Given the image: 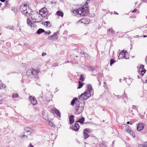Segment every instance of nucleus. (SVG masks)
<instances>
[{
    "instance_id": "nucleus-1",
    "label": "nucleus",
    "mask_w": 147,
    "mask_h": 147,
    "mask_svg": "<svg viewBox=\"0 0 147 147\" xmlns=\"http://www.w3.org/2000/svg\"><path fill=\"white\" fill-rule=\"evenodd\" d=\"M87 89L80 96V99H86L90 96V92L92 89V86L90 84H88L87 85Z\"/></svg>"
},
{
    "instance_id": "nucleus-2",
    "label": "nucleus",
    "mask_w": 147,
    "mask_h": 147,
    "mask_svg": "<svg viewBox=\"0 0 147 147\" xmlns=\"http://www.w3.org/2000/svg\"><path fill=\"white\" fill-rule=\"evenodd\" d=\"M20 10L23 14L27 16L31 14V10L26 4H22L20 6Z\"/></svg>"
},
{
    "instance_id": "nucleus-3",
    "label": "nucleus",
    "mask_w": 147,
    "mask_h": 147,
    "mask_svg": "<svg viewBox=\"0 0 147 147\" xmlns=\"http://www.w3.org/2000/svg\"><path fill=\"white\" fill-rule=\"evenodd\" d=\"M84 105L83 103H80L76 105L75 107L76 111L75 114L79 115L82 113L84 109Z\"/></svg>"
},
{
    "instance_id": "nucleus-4",
    "label": "nucleus",
    "mask_w": 147,
    "mask_h": 147,
    "mask_svg": "<svg viewBox=\"0 0 147 147\" xmlns=\"http://www.w3.org/2000/svg\"><path fill=\"white\" fill-rule=\"evenodd\" d=\"M84 11V7L80 8L78 9L74 10L73 13L75 14L79 15L82 16H84V14L83 12Z\"/></svg>"
},
{
    "instance_id": "nucleus-5",
    "label": "nucleus",
    "mask_w": 147,
    "mask_h": 147,
    "mask_svg": "<svg viewBox=\"0 0 147 147\" xmlns=\"http://www.w3.org/2000/svg\"><path fill=\"white\" fill-rule=\"evenodd\" d=\"M25 132H26L27 133V135H30L31 134L32 132V129L30 127H25L24 129Z\"/></svg>"
},
{
    "instance_id": "nucleus-6",
    "label": "nucleus",
    "mask_w": 147,
    "mask_h": 147,
    "mask_svg": "<svg viewBox=\"0 0 147 147\" xmlns=\"http://www.w3.org/2000/svg\"><path fill=\"white\" fill-rule=\"evenodd\" d=\"M29 99L31 101V103L33 105H34L36 104L37 101L35 99V97H34L30 96L29 97Z\"/></svg>"
},
{
    "instance_id": "nucleus-7",
    "label": "nucleus",
    "mask_w": 147,
    "mask_h": 147,
    "mask_svg": "<svg viewBox=\"0 0 147 147\" xmlns=\"http://www.w3.org/2000/svg\"><path fill=\"white\" fill-rule=\"evenodd\" d=\"M126 52V51L124 52L123 50H122V51H121L119 54V56L118 57L119 59H122L123 58V57L127 59V58L125 57V54Z\"/></svg>"
},
{
    "instance_id": "nucleus-8",
    "label": "nucleus",
    "mask_w": 147,
    "mask_h": 147,
    "mask_svg": "<svg viewBox=\"0 0 147 147\" xmlns=\"http://www.w3.org/2000/svg\"><path fill=\"white\" fill-rule=\"evenodd\" d=\"M39 13L41 16H42L43 14H45V16L47 14L46 8L45 7H44L42 8L39 11Z\"/></svg>"
},
{
    "instance_id": "nucleus-9",
    "label": "nucleus",
    "mask_w": 147,
    "mask_h": 147,
    "mask_svg": "<svg viewBox=\"0 0 147 147\" xmlns=\"http://www.w3.org/2000/svg\"><path fill=\"white\" fill-rule=\"evenodd\" d=\"M144 127V125L142 123H140L137 125V129L138 131L142 130Z\"/></svg>"
},
{
    "instance_id": "nucleus-10",
    "label": "nucleus",
    "mask_w": 147,
    "mask_h": 147,
    "mask_svg": "<svg viewBox=\"0 0 147 147\" xmlns=\"http://www.w3.org/2000/svg\"><path fill=\"white\" fill-rule=\"evenodd\" d=\"M73 129L75 131H78L79 128V125L78 123H76L75 125L72 126Z\"/></svg>"
},
{
    "instance_id": "nucleus-11",
    "label": "nucleus",
    "mask_w": 147,
    "mask_h": 147,
    "mask_svg": "<svg viewBox=\"0 0 147 147\" xmlns=\"http://www.w3.org/2000/svg\"><path fill=\"white\" fill-rule=\"evenodd\" d=\"M38 72H39V71L37 70H35V69H32V75L34 76H35V78L38 77Z\"/></svg>"
},
{
    "instance_id": "nucleus-12",
    "label": "nucleus",
    "mask_w": 147,
    "mask_h": 147,
    "mask_svg": "<svg viewBox=\"0 0 147 147\" xmlns=\"http://www.w3.org/2000/svg\"><path fill=\"white\" fill-rule=\"evenodd\" d=\"M74 116L73 115H70L69 117L70 124L71 125L74 122Z\"/></svg>"
},
{
    "instance_id": "nucleus-13",
    "label": "nucleus",
    "mask_w": 147,
    "mask_h": 147,
    "mask_svg": "<svg viewBox=\"0 0 147 147\" xmlns=\"http://www.w3.org/2000/svg\"><path fill=\"white\" fill-rule=\"evenodd\" d=\"M85 120V118L84 117H82L81 118L79 119L76 122H79L80 123L83 124L85 123L84 122Z\"/></svg>"
},
{
    "instance_id": "nucleus-14",
    "label": "nucleus",
    "mask_w": 147,
    "mask_h": 147,
    "mask_svg": "<svg viewBox=\"0 0 147 147\" xmlns=\"http://www.w3.org/2000/svg\"><path fill=\"white\" fill-rule=\"evenodd\" d=\"M126 131H127L128 133H129L130 135H131V136L134 138L135 137V134H134V132L131 130L130 129H127L126 130Z\"/></svg>"
},
{
    "instance_id": "nucleus-15",
    "label": "nucleus",
    "mask_w": 147,
    "mask_h": 147,
    "mask_svg": "<svg viewBox=\"0 0 147 147\" xmlns=\"http://www.w3.org/2000/svg\"><path fill=\"white\" fill-rule=\"evenodd\" d=\"M32 69H28L26 72V75L28 76H30L31 75H32Z\"/></svg>"
},
{
    "instance_id": "nucleus-16",
    "label": "nucleus",
    "mask_w": 147,
    "mask_h": 147,
    "mask_svg": "<svg viewBox=\"0 0 147 147\" xmlns=\"http://www.w3.org/2000/svg\"><path fill=\"white\" fill-rule=\"evenodd\" d=\"M139 73L142 76H143L144 74L145 73L146 71V70L145 69H139Z\"/></svg>"
},
{
    "instance_id": "nucleus-17",
    "label": "nucleus",
    "mask_w": 147,
    "mask_h": 147,
    "mask_svg": "<svg viewBox=\"0 0 147 147\" xmlns=\"http://www.w3.org/2000/svg\"><path fill=\"white\" fill-rule=\"evenodd\" d=\"M83 133L84 139H87L89 136V134L87 133L85 131H84V130L83 131Z\"/></svg>"
},
{
    "instance_id": "nucleus-18",
    "label": "nucleus",
    "mask_w": 147,
    "mask_h": 147,
    "mask_svg": "<svg viewBox=\"0 0 147 147\" xmlns=\"http://www.w3.org/2000/svg\"><path fill=\"white\" fill-rule=\"evenodd\" d=\"M55 113L58 116L60 117H61V113L57 109L55 108L54 110Z\"/></svg>"
},
{
    "instance_id": "nucleus-19",
    "label": "nucleus",
    "mask_w": 147,
    "mask_h": 147,
    "mask_svg": "<svg viewBox=\"0 0 147 147\" xmlns=\"http://www.w3.org/2000/svg\"><path fill=\"white\" fill-rule=\"evenodd\" d=\"M56 14L59 16L62 17L63 16V13L61 11H58L56 13Z\"/></svg>"
},
{
    "instance_id": "nucleus-20",
    "label": "nucleus",
    "mask_w": 147,
    "mask_h": 147,
    "mask_svg": "<svg viewBox=\"0 0 147 147\" xmlns=\"http://www.w3.org/2000/svg\"><path fill=\"white\" fill-rule=\"evenodd\" d=\"M44 32L45 30L44 29L42 28H40L36 32L37 34H39Z\"/></svg>"
},
{
    "instance_id": "nucleus-21",
    "label": "nucleus",
    "mask_w": 147,
    "mask_h": 147,
    "mask_svg": "<svg viewBox=\"0 0 147 147\" xmlns=\"http://www.w3.org/2000/svg\"><path fill=\"white\" fill-rule=\"evenodd\" d=\"M43 24L45 25L46 26L50 27L51 26V24H50V22L49 21L45 22L42 23Z\"/></svg>"
},
{
    "instance_id": "nucleus-22",
    "label": "nucleus",
    "mask_w": 147,
    "mask_h": 147,
    "mask_svg": "<svg viewBox=\"0 0 147 147\" xmlns=\"http://www.w3.org/2000/svg\"><path fill=\"white\" fill-rule=\"evenodd\" d=\"M84 131H85L88 134H90L92 132L91 129L88 128H85L84 129Z\"/></svg>"
},
{
    "instance_id": "nucleus-23",
    "label": "nucleus",
    "mask_w": 147,
    "mask_h": 147,
    "mask_svg": "<svg viewBox=\"0 0 147 147\" xmlns=\"http://www.w3.org/2000/svg\"><path fill=\"white\" fill-rule=\"evenodd\" d=\"M78 100V98H74L71 102V105L72 106H74V105L76 101Z\"/></svg>"
},
{
    "instance_id": "nucleus-24",
    "label": "nucleus",
    "mask_w": 147,
    "mask_h": 147,
    "mask_svg": "<svg viewBox=\"0 0 147 147\" xmlns=\"http://www.w3.org/2000/svg\"><path fill=\"white\" fill-rule=\"evenodd\" d=\"M84 11L83 12L84 13V16L87 13H88V9L86 7H84Z\"/></svg>"
},
{
    "instance_id": "nucleus-25",
    "label": "nucleus",
    "mask_w": 147,
    "mask_h": 147,
    "mask_svg": "<svg viewBox=\"0 0 147 147\" xmlns=\"http://www.w3.org/2000/svg\"><path fill=\"white\" fill-rule=\"evenodd\" d=\"M78 83L79 86L77 88L78 89H80L83 86V83L80 81H78Z\"/></svg>"
},
{
    "instance_id": "nucleus-26",
    "label": "nucleus",
    "mask_w": 147,
    "mask_h": 147,
    "mask_svg": "<svg viewBox=\"0 0 147 147\" xmlns=\"http://www.w3.org/2000/svg\"><path fill=\"white\" fill-rule=\"evenodd\" d=\"M88 69L90 71H93L96 69V68L95 67L93 68L89 66L88 67Z\"/></svg>"
},
{
    "instance_id": "nucleus-27",
    "label": "nucleus",
    "mask_w": 147,
    "mask_h": 147,
    "mask_svg": "<svg viewBox=\"0 0 147 147\" xmlns=\"http://www.w3.org/2000/svg\"><path fill=\"white\" fill-rule=\"evenodd\" d=\"M18 94L17 93H13L12 95V97L13 98L18 97Z\"/></svg>"
},
{
    "instance_id": "nucleus-28",
    "label": "nucleus",
    "mask_w": 147,
    "mask_h": 147,
    "mask_svg": "<svg viewBox=\"0 0 147 147\" xmlns=\"http://www.w3.org/2000/svg\"><path fill=\"white\" fill-rule=\"evenodd\" d=\"M90 0H87L85 5L83 6V7H85L87 8V6L88 5V2H90Z\"/></svg>"
},
{
    "instance_id": "nucleus-29",
    "label": "nucleus",
    "mask_w": 147,
    "mask_h": 147,
    "mask_svg": "<svg viewBox=\"0 0 147 147\" xmlns=\"http://www.w3.org/2000/svg\"><path fill=\"white\" fill-rule=\"evenodd\" d=\"M80 80L82 81H83L84 80V75L83 74H81L80 76Z\"/></svg>"
},
{
    "instance_id": "nucleus-30",
    "label": "nucleus",
    "mask_w": 147,
    "mask_h": 147,
    "mask_svg": "<svg viewBox=\"0 0 147 147\" xmlns=\"http://www.w3.org/2000/svg\"><path fill=\"white\" fill-rule=\"evenodd\" d=\"M27 22L28 25H29L30 23H32L31 20L29 18L27 19Z\"/></svg>"
},
{
    "instance_id": "nucleus-31",
    "label": "nucleus",
    "mask_w": 147,
    "mask_h": 147,
    "mask_svg": "<svg viewBox=\"0 0 147 147\" xmlns=\"http://www.w3.org/2000/svg\"><path fill=\"white\" fill-rule=\"evenodd\" d=\"M100 147H107V146L104 142L102 143L100 145Z\"/></svg>"
},
{
    "instance_id": "nucleus-32",
    "label": "nucleus",
    "mask_w": 147,
    "mask_h": 147,
    "mask_svg": "<svg viewBox=\"0 0 147 147\" xmlns=\"http://www.w3.org/2000/svg\"><path fill=\"white\" fill-rule=\"evenodd\" d=\"M81 54H82L83 55H84L85 57H87V58H89V56L87 53H84V52L83 53H82V52H81Z\"/></svg>"
},
{
    "instance_id": "nucleus-33",
    "label": "nucleus",
    "mask_w": 147,
    "mask_h": 147,
    "mask_svg": "<svg viewBox=\"0 0 147 147\" xmlns=\"http://www.w3.org/2000/svg\"><path fill=\"white\" fill-rule=\"evenodd\" d=\"M115 62V61L113 59H111V60L110 62V65L111 66L112 64H113Z\"/></svg>"
},
{
    "instance_id": "nucleus-34",
    "label": "nucleus",
    "mask_w": 147,
    "mask_h": 147,
    "mask_svg": "<svg viewBox=\"0 0 147 147\" xmlns=\"http://www.w3.org/2000/svg\"><path fill=\"white\" fill-rule=\"evenodd\" d=\"M111 32L112 33L113 32V30L112 28H109L108 29L107 32Z\"/></svg>"
},
{
    "instance_id": "nucleus-35",
    "label": "nucleus",
    "mask_w": 147,
    "mask_h": 147,
    "mask_svg": "<svg viewBox=\"0 0 147 147\" xmlns=\"http://www.w3.org/2000/svg\"><path fill=\"white\" fill-rule=\"evenodd\" d=\"M138 146L139 147H147V146H145V144H144V145H143L142 144H138Z\"/></svg>"
},
{
    "instance_id": "nucleus-36",
    "label": "nucleus",
    "mask_w": 147,
    "mask_h": 147,
    "mask_svg": "<svg viewBox=\"0 0 147 147\" xmlns=\"http://www.w3.org/2000/svg\"><path fill=\"white\" fill-rule=\"evenodd\" d=\"M144 65H140V69H144Z\"/></svg>"
},
{
    "instance_id": "nucleus-37",
    "label": "nucleus",
    "mask_w": 147,
    "mask_h": 147,
    "mask_svg": "<svg viewBox=\"0 0 147 147\" xmlns=\"http://www.w3.org/2000/svg\"><path fill=\"white\" fill-rule=\"evenodd\" d=\"M20 137L22 138H26L28 137V136H27L24 135L22 136H20Z\"/></svg>"
},
{
    "instance_id": "nucleus-38",
    "label": "nucleus",
    "mask_w": 147,
    "mask_h": 147,
    "mask_svg": "<svg viewBox=\"0 0 147 147\" xmlns=\"http://www.w3.org/2000/svg\"><path fill=\"white\" fill-rule=\"evenodd\" d=\"M33 21L35 22H40V21H37L36 19H33Z\"/></svg>"
},
{
    "instance_id": "nucleus-39",
    "label": "nucleus",
    "mask_w": 147,
    "mask_h": 147,
    "mask_svg": "<svg viewBox=\"0 0 147 147\" xmlns=\"http://www.w3.org/2000/svg\"><path fill=\"white\" fill-rule=\"evenodd\" d=\"M49 125L51 126H54L53 125H54V124H53L52 122H49Z\"/></svg>"
},
{
    "instance_id": "nucleus-40",
    "label": "nucleus",
    "mask_w": 147,
    "mask_h": 147,
    "mask_svg": "<svg viewBox=\"0 0 147 147\" xmlns=\"http://www.w3.org/2000/svg\"><path fill=\"white\" fill-rule=\"evenodd\" d=\"M45 34H48V35H50L51 33V32L50 31H49V32H46L45 31Z\"/></svg>"
},
{
    "instance_id": "nucleus-41",
    "label": "nucleus",
    "mask_w": 147,
    "mask_h": 147,
    "mask_svg": "<svg viewBox=\"0 0 147 147\" xmlns=\"http://www.w3.org/2000/svg\"><path fill=\"white\" fill-rule=\"evenodd\" d=\"M57 35V34L56 33H54L53 35H52L53 37L56 36Z\"/></svg>"
},
{
    "instance_id": "nucleus-42",
    "label": "nucleus",
    "mask_w": 147,
    "mask_h": 147,
    "mask_svg": "<svg viewBox=\"0 0 147 147\" xmlns=\"http://www.w3.org/2000/svg\"><path fill=\"white\" fill-rule=\"evenodd\" d=\"M28 147H34L33 145H32L31 143H30L28 146Z\"/></svg>"
},
{
    "instance_id": "nucleus-43",
    "label": "nucleus",
    "mask_w": 147,
    "mask_h": 147,
    "mask_svg": "<svg viewBox=\"0 0 147 147\" xmlns=\"http://www.w3.org/2000/svg\"><path fill=\"white\" fill-rule=\"evenodd\" d=\"M53 37L52 35H51L49 36L48 37V39H52Z\"/></svg>"
},
{
    "instance_id": "nucleus-44",
    "label": "nucleus",
    "mask_w": 147,
    "mask_h": 147,
    "mask_svg": "<svg viewBox=\"0 0 147 147\" xmlns=\"http://www.w3.org/2000/svg\"><path fill=\"white\" fill-rule=\"evenodd\" d=\"M34 23H30L29 25L32 27H33V26Z\"/></svg>"
},
{
    "instance_id": "nucleus-45",
    "label": "nucleus",
    "mask_w": 147,
    "mask_h": 147,
    "mask_svg": "<svg viewBox=\"0 0 147 147\" xmlns=\"http://www.w3.org/2000/svg\"><path fill=\"white\" fill-rule=\"evenodd\" d=\"M46 55V53H45L43 52L42 53V56H44L45 55Z\"/></svg>"
},
{
    "instance_id": "nucleus-46",
    "label": "nucleus",
    "mask_w": 147,
    "mask_h": 147,
    "mask_svg": "<svg viewBox=\"0 0 147 147\" xmlns=\"http://www.w3.org/2000/svg\"><path fill=\"white\" fill-rule=\"evenodd\" d=\"M137 11V9H135L134 10H133L132 12L133 13L136 12Z\"/></svg>"
},
{
    "instance_id": "nucleus-47",
    "label": "nucleus",
    "mask_w": 147,
    "mask_h": 147,
    "mask_svg": "<svg viewBox=\"0 0 147 147\" xmlns=\"http://www.w3.org/2000/svg\"><path fill=\"white\" fill-rule=\"evenodd\" d=\"M9 29L10 30H14V29H13V26H12L11 27L9 28Z\"/></svg>"
},
{
    "instance_id": "nucleus-48",
    "label": "nucleus",
    "mask_w": 147,
    "mask_h": 147,
    "mask_svg": "<svg viewBox=\"0 0 147 147\" xmlns=\"http://www.w3.org/2000/svg\"><path fill=\"white\" fill-rule=\"evenodd\" d=\"M2 99L1 98V96L0 95V104L1 103V102L2 101Z\"/></svg>"
},
{
    "instance_id": "nucleus-49",
    "label": "nucleus",
    "mask_w": 147,
    "mask_h": 147,
    "mask_svg": "<svg viewBox=\"0 0 147 147\" xmlns=\"http://www.w3.org/2000/svg\"><path fill=\"white\" fill-rule=\"evenodd\" d=\"M136 108V106L134 105H133L132 107V108L133 109H135Z\"/></svg>"
},
{
    "instance_id": "nucleus-50",
    "label": "nucleus",
    "mask_w": 147,
    "mask_h": 147,
    "mask_svg": "<svg viewBox=\"0 0 147 147\" xmlns=\"http://www.w3.org/2000/svg\"><path fill=\"white\" fill-rule=\"evenodd\" d=\"M114 14H117V15L118 14V13L117 12H115V11H114Z\"/></svg>"
},
{
    "instance_id": "nucleus-51",
    "label": "nucleus",
    "mask_w": 147,
    "mask_h": 147,
    "mask_svg": "<svg viewBox=\"0 0 147 147\" xmlns=\"http://www.w3.org/2000/svg\"><path fill=\"white\" fill-rule=\"evenodd\" d=\"M0 1L2 2H4L5 1V0H0Z\"/></svg>"
},
{
    "instance_id": "nucleus-52",
    "label": "nucleus",
    "mask_w": 147,
    "mask_h": 147,
    "mask_svg": "<svg viewBox=\"0 0 147 147\" xmlns=\"http://www.w3.org/2000/svg\"><path fill=\"white\" fill-rule=\"evenodd\" d=\"M145 146H147V142H145Z\"/></svg>"
},
{
    "instance_id": "nucleus-53",
    "label": "nucleus",
    "mask_w": 147,
    "mask_h": 147,
    "mask_svg": "<svg viewBox=\"0 0 147 147\" xmlns=\"http://www.w3.org/2000/svg\"><path fill=\"white\" fill-rule=\"evenodd\" d=\"M143 37L144 38H146V37H147V36L146 35H144L143 36Z\"/></svg>"
},
{
    "instance_id": "nucleus-54",
    "label": "nucleus",
    "mask_w": 147,
    "mask_h": 147,
    "mask_svg": "<svg viewBox=\"0 0 147 147\" xmlns=\"http://www.w3.org/2000/svg\"><path fill=\"white\" fill-rule=\"evenodd\" d=\"M69 62V61L68 60V61H67L65 62V63H68Z\"/></svg>"
},
{
    "instance_id": "nucleus-55",
    "label": "nucleus",
    "mask_w": 147,
    "mask_h": 147,
    "mask_svg": "<svg viewBox=\"0 0 147 147\" xmlns=\"http://www.w3.org/2000/svg\"><path fill=\"white\" fill-rule=\"evenodd\" d=\"M129 123H130V122H129V121H128V122H127V124H129Z\"/></svg>"
},
{
    "instance_id": "nucleus-56",
    "label": "nucleus",
    "mask_w": 147,
    "mask_h": 147,
    "mask_svg": "<svg viewBox=\"0 0 147 147\" xmlns=\"http://www.w3.org/2000/svg\"><path fill=\"white\" fill-rule=\"evenodd\" d=\"M137 77H138V78H140V76H139V75H138V76H137Z\"/></svg>"
},
{
    "instance_id": "nucleus-57",
    "label": "nucleus",
    "mask_w": 147,
    "mask_h": 147,
    "mask_svg": "<svg viewBox=\"0 0 147 147\" xmlns=\"http://www.w3.org/2000/svg\"><path fill=\"white\" fill-rule=\"evenodd\" d=\"M9 26H8L7 27H6V28H7V29H9Z\"/></svg>"
},
{
    "instance_id": "nucleus-58",
    "label": "nucleus",
    "mask_w": 147,
    "mask_h": 147,
    "mask_svg": "<svg viewBox=\"0 0 147 147\" xmlns=\"http://www.w3.org/2000/svg\"><path fill=\"white\" fill-rule=\"evenodd\" d=\"M1 5H2V3L0 2V7H1Z\"/></svg>"
},
{
    "instance_id": "nucleus-59",
    "label": "nucleus",
    "mask_w": 147,
    "mask_h": 147,
    "mask_svg": "<svg viewBox=\"0 0 147 147\" xmlns=\"http://www.w3.org/2000/svg\"><path fill=\"white\" fill-rule=\"evenodd\" d=\"M145 82L147 83V79L145 80Z\"/></svg>"
},
{
    "instance_id": "nucleus-60",
    "label": "nucleus",
    "mask_w": 147,
    "mask_h": 147,
    "mask_svg": "<svg viewBox=\"0 0 147 147\" xmlns=\"http://www.w3.org/2000/svg\"><path fill=\"white\" fill-rule=\"evenodd\" d=\"M5 115H6V116H7V115H8V114H7V113H6V114H5Z\"/></svg>"
},
{
    "instance_id": "nucleus-61",
    "label": "nucleus",
    "mask_w": 147,
    "mask_h": 147,
    "mask_svg": "<svg viewBox=\"0 0 147 147\" xmlns=\"http://www.w3.org/2000/svg\"><path fill=\"white\" fill-rule=\"evenodd\" d=\"M121 79H120V82H121Z\"/></svg>"
},
{
    "instance_id": "nucleus-62",
    "label": "nucleus",
    "mask_w": 147,
    "mask_h": 147,
    "mask_svg": "<svg viewBox=\"0 0 147 147\" xmlns=\"http://www.w3.org/2000/svg\"><path fill=\"white\" fill-rule=\"evenodd\" d=\"M20 30H21V28H20Z\"/></svg>"
},
{
    "instance_id": "nucleus-63",
    "label": "nucleus",
    "mask_w": 147,
    "mask_h": 147,
    "mask_svg": "<svg viewBox=\"0 0 147 147\" xmlns=\"http://www.w3.org/2000/svg\"><path fill=\"white\" fill-rule=\"evenodd\" d=\"M125 126H127L128 125H127V124H126V125H125Z\"/></svg>"
},
{
    "instance_id": "nucleus-64",
    "label": "nucleus",
    "mask_w": 147,
    "mask_h": 147,
    "mask_svg": "<svg viewBox=\"0 0 147 147\" xmlns=\"http://www.w3.org/2000/svg\"><path fill=\"white\" fill-rule=\"evenodd\" d=\"M146 19H147V16H146Z\"/></svg>"
}]
</instances>
